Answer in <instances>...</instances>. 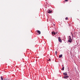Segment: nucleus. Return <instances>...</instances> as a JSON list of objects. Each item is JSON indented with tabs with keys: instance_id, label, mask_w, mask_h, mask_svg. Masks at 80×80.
<instances>
[{
	"instance_id": "nucleus-6",
	"label": "nucleus",
	"mask_w": 80,
	"mask_h": 80,
	"mask_svg": "<svg viewBox=\"0 0 80 80\" xmlns=\"http://www.w3.org/2000/svg\"><path fill=\"white\" fill-rule=\"evenodd\" d=\"M37 32H38V33H39V34L40 35V34H41V32H40V31H39V30H38Z\"/></svg>"
},
{
	"instance_id": "nucleus-9",
	"label": "nucleus",
	"mask_w": 80,
	"mask_h": 80,
	"mask_svg": "<svg viewBox=\"0 0 80 80\" xmlns=\"http://www.w3.org/2000/svg\"><path fill=\"white\" fill-rule=\"evenodd\" d=\"M62 70H64V67L62 68Z\"/></svg>"
},
{
	"instance_id": "nucleus-3",
	"label": "nucleus",
	"mask_w": 80,
	"mask_h": 80,
	"mask_svg": "<svg viewBox=\"0 0 80 80\" xmlns=\"http://www.w3.org/2000/svg\"><path fill=\"white\" fill-rule=\"evenodd\" d=\"M52 12V10H49L48 11V13H51Z\"/></svg>"
},
{
	"instance_id": "nucleus-2",
	"label": "nucleus",
	"mask_w": 80,
	"mask_h": 80,
	"mask_svg": "<svg viewBox=\"0 0 80 80\" xmlns=\"http://www.w3.org/2000/svg\"><path fill=\"white\" fill-rule=\"evenodd\" d=\"M68 77H69V76H66L64 77V78H65V79H67V78H68Z\"/></svg>"
},
{
	"instance_id": "nucleus-11",
	"label": "nucleus",
	"mask_w": 80,
	"mask_h": 80,
	"mask_svg": "<svg viewBox=\"0 0 80 80\" xmlns=\"http://www.w3.org/2000/svg\"><path fill=\"white\" fill-rule=\"evenodd\" d=\"M65 19H66V20H68V17H66V18H65Z\"/></svg>"
},
{
	"instance_id": "nucleus-16",
	"label": "nucleus",
	"mask_w": 80,
	"mask_h": 80,
	"mask_svg": "<svg viewBox=\"0 0 80 80\" xmlns=\"http://www.w3.org/2000/svg\"><path fill=\"white\" fill-rule=\"evenodd\" d=\"M72 36H73V34H72Z\"/></svg>"
},
{
	"instance_id": "nucleus-15",
	"label": "nucleus",
	"mask_w": 80,
	"mask_h": 80,
	"mask_svg": "<svg viewBox=\"0 0 80 80\" xmlns=\"http://www.w3.org/2000/svg\"><path fill=\"white\" fill-rule=\"evenodd\" d=\"M62 67H63V65H62Z\"/></svg>"
},
{
	"instance_id": "nucleus-7",
	"label": "nucleus",
	"mask_w": 80,
	"mask_h": 80,
	"mask_svg": "<svg viewBox=\"0 0 80 80\" xmlns=\"http://www.w3.org/2000/svg\"><path fill=\"white\" fill-rule=\"evenodd\" d=\"M52 35H55L56 33L55 32H52Z\"/></svg>"
},
{
	"instance_id": "nucleus-12",
	"label": "nucleus",
	"mask_w": 80,
	"mask_h": 80,
	"mask_svg": "<svg viewBox=\"0 0 80 80\" xmlns=\"http://www.w3.org/2000/svg\"><path fill=\"white\" fill-rule=\"evenodd\" d=\"M51 60V59H49V60H48V61H50Z\"/></svg>"
},
{
	"instance_id": "nucleus-10",
	"label": "nucleus",
	"mask_w": 80,
	"mask_h": 80,
	"mask_svg": "<svg viewBox=\"0 0 80 80\" xmlns=\"http://www.w3.org/2000/svg\"><path fill=\"white\" fill-rule=\"evenodd\" d=\"M1 80H3V77L2 76H1Z\"/></svg>"
},
{
	"instance_id": "nucleus-8",
	"label": "nucleus",
	"mask_w": 80,
	"mask_h": 80,
	"mask_svg": "<svg viewBox=\"0 0 80 80\" xmlns=\"http://www.w3.org/2000/svg\"><path fill=\"white\" fill-rule=\"evenodd\" d=\"M62 57V54L59 55V58H61V57Z\"/></svg>"
},
{
	"instance_id": "nucleus-14",
	"label": "nucleus",
	"mask_w": 80,
	"mask_h": 80,
	"mask_svg": "<svg viewBox=\"0 0 80 80\" xmlns=\"http://www.w3.org/2000/svg\"><path fill=\"white\" fill-rule=\"evenodd\" d=\"M68 0H65V1H66V2H67V1H68Z\"/></svg>"
},
{
	"instance_id": "nucleus-4",
	"label": "nucleus",
	"mask_w": 80,
	"mask_h": 80,
	"mask_svg": "<svg viewBox=\"0 0 80 80\" xmlns=\"http://www.w3.org/2000/svg\"><path fill=\"white\" fill-rule=\"evenodd\" d=\"M58 40L60 42H62V39H61L60 37H58Z\"/></svg>"
},
{
	"instance_id": "nucleus-5",
	"label": "nucleus",
	"mask_w": 80,
	"mask_h": 80,
	"mask_svg": "<svg viewBox=\"0 0 80 80\" xmlns=\"http://www.w3.org/2000/svg\"><path fill=\"white\" fill-rule=\"evenodd\" d=\"M63 74L64 75L66 76V75H67V72H65V73H63Z\"/></svg>"
},
{
	"instance_id": "nucleus-1",
	"label": "nucleus",
	"mask_w": 80,
	"mask_h": 80,
	"mask_svg": "<svg viewBox=\"0 0 80 80\" xmlns=\"http://www.w3.org/2000/svg\"><path fill=\"white\" fill-rule=\"evenodd\" d=\"M69 39L68 40V42L69 43H72V39L71 38V36H70L69 37Z\"/></svg>"
},
{
	"instance_id": "nucleus-17",
	"label": "nucleus",
	"mask_w": 80,
	"mask_h": 80,
	"mask_svg": "<svg viewBox=\"0 0 80 80\" xmlns=\"http://www.w3.org/2000/svg\"><path fill=\"white\" fill-rule=\"evenodd\" d=\"M54 26H55V24H54Z\"/></svg>"
},
{
	"instance_id": "nucleus-13",
	"label": "nucleus",
	"mask_w": 80,
	"mask_h": 80,
	"mask_svg": "<svg viewBox=\"0 0 80 80\" xmlns=\"http://www.w3.org/2000/svg\"><path fill=\"white\" fill-rule=\"evenodd\" d=\"M56 55H57V52L56 51L55 52Z\"/></svg>"
}]
</instances>
